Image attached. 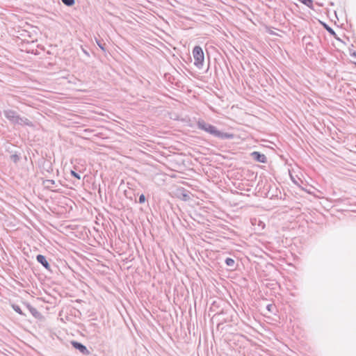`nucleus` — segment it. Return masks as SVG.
Segmentation results:
<instances>
[{"instance_id": "1", "label": "nucleus", "mask_w": 356, "mask_h": 356, "mask_svg": "<svg viewBox=\"0 0 356 356\" xmlns=\"http://www.w3.org/2000/svg\"><path fill=\"white\" fill-rule=\"evenodd\" d=\"M197 127L199 129L204 131L205 132L220 139H233L234 137L233 134L222 132L219 131L215 126L206 122L203 120H199L197 121Z\"/></svg>"}, {"instance_id": "2", "label": "nucleus", "mask_w": 356, "mask_h": 356, "mask_svg": "<svg viewBox=\"0 0 356 356\" xmlns=\"http://www.w3.org/2000/svg\"><path fill=\"white\" fill-rule=\"evenodd\" d=\"M193 55L195 60L194 65L201 68L204 60V56L202 49L200 46H195L193 49Z\"/></svg>"}, {"instance_id": "3", "label": "nucleus", "mask_w": 356, "mask_h": 356, "mask_svg": "<svg viewBox=\"0 0 356 356\" xmlns=\"http://www.w3.org/2000/svg\"><path fill=\"white\" fill-rule=\"evenodd\" d=\"M3 114L6 118L14 124H15L19 116L15 111L10 109L3 111Z\"/></svg>"}, {"instance_id": "4", "label": "nucleus", "mask_w": 356, "mask_h": 356, "mask_svg": "<svg viewBox=\"0 0 356 356\" xmlns=\"http://www.w3.org/2000/svg\"><path fill=\"white\" fill-rule=\"evenodd\" d=\"M71 343L75 349L79 350V352L81 353L83 355H90V351L88 350L86 346H84L83 344H82L81 343L75 341H72L71 342Z\"/></svg>"}, {"instance_id": "5", "label": "nucleus", "mask_w": 356, "mask_h": 356, "mask_svg": "<svg viewBox=\"0 0 356 356\" xmlns=\"http://www.w3.org/2000/svg\"><path fill=\"white\" fill-rule=\"evenodd\" d=\"M251 156L255 161H257L258 162L263 163H265L267 162L266 156L264 154H261L259 152H253L251 154Z\"/></svg>"}, {"instance_id": "6", "label": "nucleus", "mask_w": 356, "mask_h": 356, "mask_svg": "<svg viewBox=\"0 0 356 356\" xmlns=\"http://www.w3.org/2000/svg\"><path fill=\"white\" fill-rule=\"evenodd\" d=\"M15 124L28 126L31 127H33L34 126L33 123L31 120H29L28 118L25 117H21L20 115L19 116Z\"/></svg>"}, {"instance_id": "7", "label": "nucleus", "mask_w": 356, "mask_h": 356, "mask_svg": "<svg viewBox=\"0 0 356 356\" xmlns=\"http://www.w3.org/2000/svg\"><path fill=\"white\" fill-rule=\"evenodd\" d=\"M36 260L38 263L42 265L43 267H44L47 270H50V265L47 260L46 259V257L44 255L38 254L36 257Z\"/></svg>"}, {"instance_id": "8", "label": "nucleus", "mask_w": 356, "mask_h": 356, "mask_svg": "<svg viewBox=\"0 0 356 356\" xmlns=\"http://www.w3.org/2000/svg\"><path fill=\"white\" fill-rule=\"evenodd\" d=\"M55 184H56V182L53 179H46V180L43 181V185L49 189H51L53 186Z\"/></svg>"}, {"instance_id": "9", "label": "nucleus", "mask_w": 356, "mask_h": 356, "mask_svg": "<svg viewBox=\"0 0 356 356\" xmlns=\"http://www.w3.org/2000/svg\"><path fill=\"white\" fill-rule=\"evenodd\" d=\"M302 3L309 8L310 9L314 10V4L313 0H299Z\"/></svg>"}, {"instance_id": "10", "label": "nucleus", "mask_w": 356, "mask_h": 356, "mask_svg": "<svg viewBox=\"0 0 356 356\" xmlns=\"http://www.w3.org/2000/svg\"><path fill=\"white\" fill-rule=\"evenodd\" d=\"M95 41H96L97 44L99 46V47L102 51H106V48H105L106 44L102 40H99L97 38H95Z\"/></svg>"}, {"instance_id": "11", "label": "nucleus", "mask_w": 356, "mask_h": 356, "mask_svg": "<svg viewBox=\"0 0 356 356\" xmlns=\"http://www.w3.org/2000/svg\"><path fill=\"white\" fill-rule=\"evenodd\" d=\"M61 1L67 6H72L75 3L74 0H61Z\"/></svg>"}, {"instance_id": "12", "label": "nucleus", "mask_w": 356, "mask_h": 356, "mask_svg": "<svg viewBox=\"0 0 356 356\" xmlns=\"http://www.w3.org/2000/svg\"><path fill=\"white\" fill-rule=\"evenodd\" d=\"M234 263H235L234 260L233 259H232V258L228 257V258H227V259H225V264H226L228 266L233 267V266H234Z\"/></svg>"}, {"instance_id": "13", "label": "nucleus", "mask_w": 356, "mask_h": 356, "mask_svg": "<svg viewBox=\"0 0 356 356\" xmlns=\"http://www.w3.org/2000/svg\"><path fill=\"white\" fill-rule=\"evenodd\" d=\"M324 28L331 35H336L335 31L330 26H329L327 24H324Z\"/></svg>"}, {"instance_id": "14", "label": "nucleus", "mask_w": 356, "mask_h": 356, "mask_svg": "<svg viewBox=\"0 0 356 356\" xmlns=\"http://www.w3.org/2000/svg\"><path fill=\"white\" fill-rule=\"evenodd\" d=\"M12 307L13 309L18 314H21V315H23V313L21 310V308L19 307V306L17 305H12Z\"/></svg>"}, {"instance_id": "15", "label": "nucleus", "mask_w": 356, "mask_h": 356, "mask_svg": "<svg viewBox=\"0 0 356 356\" xmlns=\"http://www.w3.org/2000/svg\"><path fill=\"white\" fill-rule=\"evenodd\" d=\"M10 159L15 163H17L19 160V157L17 154H12Z\"/></svg>"}, {"instance_id": "16", "label": "nucleus", "mask_w": 356, "mask_h": 356, "mask_svg": "<svg viewBox=\"0 0 356 356\" xmlns=\"http://www.w3.org/2000/svg\"><path fill=\"white\" fill-rule=\"evenodd\" d=\"M71 175L78 179H81L80 175L77 172H74V170H71Z\"/></svg>"}, {"instance_id": "17", "label": "nucleus", "mask_w": 356, "mask_h": 356, "mask_svg": "<svg viewBox=\"0 0 356 356\" xmlns=\"http://www.w3.org/2000/svg\"><path fill=\"white\" fill-rule=\"evenodd\" d=\"M138 202L140 204L144 203L145 202V196L143 194L140 195Z\"/></svg>"}, {"instance_id": "18", "label": "nucleus", "mask_w": 356, "mask_h": 356, "mask_svg": "<svg viewBox=\"0 0 356 356\" xmlns=\"http://www.w3.org/2000/svg\"><path fill=\"white\" fill-rule=\"evenodd\" d=\"M29 309H30L31 312L33 315L35 314V313H37V310H36V309H35L34 307H31V306H30V305H29Z\"/></svg>"}, {"instance_id": "19", "label": "nucleus", "mask_w": 356, "mask_h": 356, "mask_svg": "<svg viewBox=\"0 0 356 356\" xmlns=\"http://www.w3.org/2000/svg\"><path fill=\"white\" fill-rule=\"evenodd\" d=\"M272 307H273V306H272V305H268L267 306V309H268V310L270 311V308H271Z\"/></svg>"}]
</instances>
